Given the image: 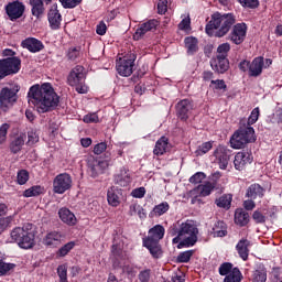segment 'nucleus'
I'll return each mask as SVG.
<instances>
[{"label":"nucleus","instance_id":"52","mask_svg":"<svg viewBox=\"0 0 282 282\" xmlns=\"http://www.w3.org/2000/svg\"><path fill=\"white\" fill-rule=\"evenodd\" d=\"M57 274L59 276V282H68L67 281V264L58 265Z\"/></svg>","mask_w":282,"mask_h":282},{"label":"nucleus","instance_id":"37","mask_svg":"<svg viewBox=\"0 0 282 282\" xmlns=\"http://www.w3.org/2000/svg\"><path fill=\"white\" fill-rule=\"evenodd\" d=\"M215 204L218 208H226L228 210L230 208V204H232V195H223L216 199Z\"/></svg>","mask_w":282,"mask_h":282},{"label":"nucleus","instance_id":"53","mask_svg":"<svg viewBox=\"0 0 282 282\" xmlns=\"http://www.w3.org/2000/svg\"><path fill=\"white\" fill-rule=\"evenodd\" d=\"M206 180V174L204 172H197L192 177H189L191 184H202Z\"/></svg>","mask_w":282,"mask_h":282},{"label":"nucleus","instance_id":"51","mask_svg":"<svg viewBox=\"0 0 282 282\" xmlns=\"http://www.w3.org/2000/svg\"><path fill=\"white\" fill-rule=\"evenodd\" d=\"M191 257H193V250H187V251L181 252L177 256L176 261L178 263H188L191 261Z\"/></svg>","mask_w":282,"mask_h":282},{"label":"nucleus","instance_id":"1","mask_svg":"<svg viewBox=\"0 0 282 282\" xmlns=\"http://www.w3.org/2000/svg\"><path fill=\"white\" fill-rule=\"evenodd\" d=\"M30 102L36 107L39 113H47L54 111L61 102V97L52 87V84L44 83L41 86L34 85L30 88L29 94Z\"/></svg>","mask_w":282,"mask_h":282},{"label":"nucleus","instance_id":"27","mask_svg":"<svg viewBox=\"0 0 282 282\" xmlns=\"http://www.w3.org/2000/svg\"><path fill=\"white\" fill-rule=\"evenodd\" d=\"M61 239H63V236L58 231L48 232L44 238V246L56 248L61 246Z\"/></svg>","mask_w":282,"mask_h":282},{"label":"nucleus","instance_id":"23","mask_svg":"<svg viewBox=\"0 0 282 282\" xmlns=\"http://www.w3.org/2000/svg\"><path fill=\"white\" fill-rule=\"evenodd\" d=\"M21 45L22 47H24V50H29V52H32V53L41 52V50H43L44 47L43 42L34 37H28L23 40Z\"/></svg>","mask_w":282,"mask_h":282},{"label":"nucleus","instance_id":"28","mask_svg":"<svg viewBox=\"0 0 282 282\" xmlns=\"http://www.w3.org/2000/svg\"><path fill=\"white\" fill-rule=\"evenodd\" d=\"M170 149V144H169V138L166 137H161L156 143L155 147L153 149V153L155 155H164V153H166Z\"/></svg>","mask_w":282,"mask_h":282},{"label":"nucleus","instance_id":"4","mask_svg":"<svg viewBox=\"0 0 282 282\" xmlns=\"http://www.w3.org/2000/svg\"><path fill=\"white\" fill-rule=\"evenodd\" d=\"M11 243H18L19 248L30 250L34 248V232H32V224L23 227H15L10 232Z\"/></svg>","mask_w":282,"mask_h":282},{"label":"nucleus","instance_id":"33","mask_svg":"<svg viewBox=\"0 0 282 282\" xmlns=\"http://www.w3.org/2000/svg\"><path fill=\"white\" fill-rule=\"evenodd\" d=\"M144 248H148L150 251V254L154 259H160L162 257V247L160 246V242H150V245L147 241H143Z\"/></svg>","mask_w":282,"mask_h":282},{"label":"nucleus","instance_id":"35","mask_svg":"<svg viewBox=\"0 0 282 282\" xmlns=\"http://www.w3.org/2000/svg\"><path fill=\"white\" fill-rule=\"evenodd\" d=\"M212 235H214V237H226V235H228V227L226 226V223L221 220L217 221L213 227Z\"/></svg>","mask_w":282,"mask_h":282},{"label":"nucleus","instance_id":"10","mask_svg":"<svg viewBox=\"0 0 282 282\" xmlns=\"http://www.w3.org/2000/svg\"><path fill=\"white\" fill-rule=\"evenodd\" d=\"M72 188V176L67 173L58 174L53 181V191L57 195H63Z\"/></svg>","mask_w":282,"mask_h":282},{"label":"nucleus","instance_id":"15","mask_svg":"<svg viewBox=\"0 0 282 282\" xmlns=\"http://www.w3.org/2000/svg\"><path fill=\"white\" fill-rule=\"evenodd\" d=\"M110 160L93 159L89 161V169L91 177H98V175L105 173L109 169Z\"/></svg>","mask_w":282,"mask_h":282},{"label":"nucleus","instance_id":"2","mask_svg":"<svg viewBox=\"0 0 282 282\" xmlns=\"http://www.w3.org/2000/svg\"><path fill=\"white\" fill-rule=\"evenodd\" d=\"M235 14H221L219 12H215L212 15L210 21L206 24L205 32L208 34V36L221 39L223 36H226L228 32H230V28L235 25Z\"/></svg>","mask_w":282,"mask_h":282},{"label":"nucleus","instance_id":"39","mask_svg":"<svg viewBox=\"0 0 282 282\" xmlns=\"http://www.w3.org/2000/svg\"><path fill=\"white\" fill-rule=\"evenodd\" d=\"M243 275H241V271L238 268H234L232 271L225 276L224 282H241Z\"/></svg>","mask_w":282,"mask_h":282},{"label":"nucleus","instance_id":"21","mask_svg":"<svg viewBox=\"0 0 282 282\" xmlns=\"http://www.w3.org/2000/svg\"><path fill=\"white\" fill-rule=\"evenodd\" d=\"M115 184L118 186L124 187L131 184V173L129 169L121 167L119 173L115 175Z\"/></svg>","mask_w":282,"mask_h":282},{"label":"nucleus","instance_id":"50","mask_svg":"<svg viewBox=\"0 0 282 282\" xmlns=\"http://www.w3.org/2000/svg\"><path fill=\"white\" fill-rule=\"evenodd\" d=\"M259 116H260V111H259V107L254 108L247 121V124H245L246 127H252V124H254L257 122V120H259Z\"/></svg>","mask_w":282,"mask_h":282},{"label":"nucleus","instance_id":"42","mask_svg":"<svg viewBox=\"0 0 282 282\" xmlns=\"http://www.w3.org/2000/svg\"><path fill=\"white\" fill-rule=\"evenodd\" d=\"M17 268V264L0 261V276H6L9 272H12Z\"/></svg>","mask_w":282,"mask_h":282},{"label":"nucleus","instance_id":"22","mask_svg":"<svg viewBox=\"0 0 282 282\" xmlns=\"http://www.w3.org/2000/svg\"><path fill=\"white\" fill-rule=\"evenodd\" d=\"M217 187V182H206L205 184L198 185L196 188L191 191L192 195L199 193L200 197H208L213 191Z\"/></svg>","mask_w":282,"mask_h":282},{"label":"nucleus","instance_id":"56","mask_svg":"<svg viewBox=\"0 0 282 282\" xmlns=\"http://www.w3.org/2000/svg\"><path fill=\"white\" fill-rule=\"evenodd\" d=\"M243 8H259V0H238Z\"/></svg>","mask_w":282,"mask_h":282},{"label":"nucleus","instance_id":"25","mask_svg":"<svg viewBox=\"0 0 282 282\" xmlns=\"http://www.w3.org/2000/svg\"><path fill=\"white\" fill-rule=\"evenodd\" d=\"M263 57H256L250 64L249 76H252L253 78H257V76H261L263 72Z\"/></svg>","mask_w":282,"mask_h":282},{"label":"nucleus","instance_id":"17","mask_svg":"<svg viewBox=\"0 0 282 282\" xmlns=\"http://www.w3.org/2000/svg\"><path fill=\"white\" fill-rule=\"evenodd\" d=\"M191 111H193V102L188 99H183L176 105V115L180 120L186 122L188 120V116H191Z\"/></svg>","mask_w":282,"mask_h":282},{"label":"nucleus","instance_id":"14","mask_svg":"<svg viewBox=\"0 0 282 282\" xmlns=\"http://www.w3.org/2000/svg\"><path fill=\"white\" fill-rule=\"evenodd\" d=\"M47 20L51 30H61V23L63 22V15L58 11V4H53L47 12Z\"/></svg>","mask_w":282,"mask_h":282},{"label":"nucleus","instance_id":"18","mask_svg":"<svg viewBox=\"0 0 282 282\" xmlns=\"http://www.w3.org/2000/svg\"><path fill=\"white\" fill-rule=\"evenodd\" d=\"M252 154L249 152H238L235 155L234 166L236 171H243L248 164H252Z\"/></svg>","mask_w":282,"mask_h":282},{"label":"nucleus","instance_id":"8","mask_svg":"<svg viewBox=\"0 0 282 282\" xmlns=\"http://www.w3.org/2000/svg\"><path fill=\"white\" fill-rule=\"evenodd\" d=\"M21 72V58L11 57L0 59V80Z\"/></svg>","mask_w":282,"mask_h":282},{"label":"nucleus","instance_id":"45","mask_svg":"<svg viewBox=\"0 0 282 282\" xmlns=\"http://www.w3.org/2000/svg\"><path fill=\"white\" fill-rule=\"evenodd\" d=\"M59 3L63 8H65V10H72L74 8H77V6H80V3H83V0H59Z\"/></svg>","mask_w":282,"mask_h":282},{"label":"nucleus","instance_id":"57","mask_svg":"<svg viewBox=\"0 0 282 282\" xmlns=\"http://www.w3.org/2000/svg\"><path fill=\"white\" fill-rule=\"evenodd\" d=\"M147 195V189L144 187H138L131 192V196L135 199H142Z\"/></svg>","mask_w":282,"mask_h":282},{"label":"nucleus","instance_id":"59","mask_svg":"<svg viewBox=\"0 0 282 282\" xmlns=\"http://www.w3.org/2000/svg\"><path fill=\"white\" fill-rule=\"evenodd\" d=\"M107 151V143L106 142H100L97 143L94 148V153L95 155H102Z\"/></svg>","mask_w":282,"mask_h":282},{"label":"nucleus","instance_id":"63","mask_svg":"<svg viewBox=\"0 0 282 282\" xmlns=\"http://www.w3.org/2000/svg\"><path fill=\"white\" fill-rule=\"evenodd\" d=\"M151 279V270H143L139 273V281L149 282Z\"/></svg>","mask_w":282,"mask_h":282},{"label":"nucleus","instance_id":"54","mask_svg":"<svg viewBox=\"0 0 282 282\" xmlns=\"http://www.w3.org/2000/svg\"><path fill=\"white\" fill-rule=\"evenodd\" d=\"M36 142H39V133L36 132V130H30L28 132V144L32 147L36 144Z\"/></svg>","mask_w":282,"mask_h":282},{"label":"nucleus","instance_id":"9","mask_svg":"<svg viewBox=\"0 0 282 282\" xmlns=\"http://www.w3.org/2000/svg\"><path fill=\"white\" fill-rule=\"evenodd\" d=\"M135 54L129 53L128 55L119 58L117 62V72L119 76L129 77L133 74V66L135 65Z\"/></svg>","mask_w":282,"mask_h":282},{"label":"nucleus","instance_id":"46","mask_svg":"<svg viewBox=\"0 0 282 282\" xmlns=\"http://www.w3.org/2000/svg\"><path fill=\"white\" fill-rule=\"evenodd\" d=\"M210 149H213V142H210V141L205 142L197 148V150L195 151V155L196 156L206 155V153H208V151H210Z\"/></svg>","mask_w":282,"mask_h":282},{"label":"nucleus","instance_id":"13","mask_svg":"<svg viewBox=\"0 0 282 282\" xmlns=\"http://www.w3.org/2000/svg\"><path fill=\"white\" fill-rule=\"evenodd\" d=\"M247 32L248 26L246 25V23H238L234 25L229 34V41H231V43H235V45H241V43L246 41Z\"/></svg>","mask_w":282,"mask_h":282},{"label":"nucleus","instance_id":"61","mask_svg":"<svg viewBox=\"0 0 282 282\" xmlns=\"http://www.w3.org/2000/svg\"><path fill=\"white\" fill-rule=\"evenodd\" d=\"M83 121L86 122L87 124H89L91 122H99V118L96 112H93V113H88V115L84 116Z\"/></svg>","mask_w":282,"mask_h":282},{"label":"nucleus","instance_id":"30","mask_svg":"<svg viewBox=\"0 0 282 282\" xmlns=\"http://www.w3.org/2000/svg\"><path fill=\"white\" fill-rule=\"evenodd\" d=\"M249 221H250V215L248 214V212L241 208L236 209L235 224H237V226H248Z\"/></svg>","mask_w":282,"mask_h":282},{"label":"nucleus","instance_id":"7","mask_svg":"<svg viewBox=\"0 0 282 282\" xmlns=\"http://www.w3.org/2000/svg\"><path fill=\"white\" fill-rule=\"evenodd\" d=\"M21 91V87L19 85H14L13 87H3L0 90V109L2 111H10L17 100H19V94Z\"/></svg>","mask_w":282,"mask_h":282},{"label":"nucleus","instance_id":"16","mask_svg":"<svg viewBox=\"0 0 282 282\" xmlns=\"http://www.w3.org/2000/svg\"><path fill=\"white\" fill-rule=\"evenodd\" d=\"M166 230L164 229V226L162 225H155L148 231V237L143 238V241H145L149 246L151 243H160L161 239H164V234Z\"/></svg>","mask_w":282,"mask_h":282},{"label":"nucleus","instance_id":"62","mask_svg":"<svg viewBox=\"0 0 282 282\" xmlns=\"http://www.w3.org/2000/svg\"><path fill=\"white\" fill-rule=\"evenodd\" d=\"M67 56H68L69 61H76V58H78V56H80V51L76 47L69 48Z\"/></svg>","mask_w":282,"mask_h":282},{"label":"nucleus","instance_id":"44","mask_svg":"<svg viewBox=\"0 0 282 282\" xmlns=\"http://www.w3.org/2000/svg\"><path fill=\"white\" fill-rule=\"evenodd\" d=\"M268 280V273L265 269H258L253 272V282H265Z\"/></svg>","mask_w":282,"mask_h":282},{"label":"nucleus","instance_id":"24","mask_svg":"<svg viewBox=\"0 0 282 282\" xmlns=\"http://www.w3.org/2000/svg\"><path fill=\"white\" fill-rule=\"evenodd\" d=\"M29 4L31 6V14L35 19H41L45 14V3L43 0H29Z\"/></svg>","mask_w":282,"mask_h":282},{"label":"nucleus","instance_id":"12","mask_svg":"<svg viewBox=\"0 0 282 282\" xmlns=\"http://www.w3.org/2000/svg\"><path fill=\"white\" fill-rule=\"evenodd\" d=\"M214 155L218 162L219 169L226 171V169H228V162H230L232 151L224 145H218L214 152Z\"/></svg>","mask_w":282,"mask_h":282},{"label":"nucleus","instance_id":"34","mask_svg":"<svg viewBox=\"0 0 282 282\" xmlns=\"http://www.w3.org/2000/svg\"><path fill=\"white\" fill-rule=\"evenodd\" d=\"M228 67H230L228 57H217L216 58L214 69L217 70L218 74H224V73L228 72Z\"/></svg>","mask_w":282,"mask_h":282},{"label":"nucleus","instance_id":"55","mask_svg":"<svg viewBox=\"0 0 282 282\" xmlns=\"http://www.w3.org/2000/svg\"><path fill=\"white\" fill-rule=\"evenodd\" d=\"M209 87H212L213 89H226L227 86L224 79H212Z\"/></svg>","mask_w":282,"mask_h":282},{"label":"nucleus","instance_id":"3","mask_svg":"<svg viewBox=\"0 0 282 282\" xmlns=\"http://www.w3.org/2000/svg\"><path fill=\"white\" fill-rule=\"evenodd\" d=\"M169 232L171 237H175L177 232L180 234V237L183 238V241L177 245V248L182 249L191 248L197 243V236L199 235V229L197 228V225H195V221L186 220L185 223H182L180 225V228H177V225L171 226Z\"/></svg>","mask_w":282,"mask_h":282},{"label":"nucleus","instance_id":"29","mask_svg":"<svg viewBox=\"0 0 282 282\" xmlns=\"http://www.w3.org/2000/svg\"><path fill=\"white\" fill-rule=\"evenodd\" d=\"M120 192L116 187H110L107 193V199L109 206H113L115 208L120 206Z\"/></svg>","mask_w":282,"mask_h":282},{"label":"nucleus","instance_id":"58","mask_svg":"<svg viewBox=\"0 0 282 282\" xmlns=\"http://www.w3.org/2000/svg\"><path fill=\"white\" fill-rule=\"evenodd\" d=\"M167 10H169V1L167 0H159V3H158L159 14H166Z\"/></svg>","mask_w":282,"mask_h":282},{"label":"nucleus","instance_id":"49","mask_svg":"<svg viewBox=\"0 0 282 282\" xmlns=\"http://www.w3.org/2000/svg\"><path fill=\"white\" fill-rule=\"evenodd\" d=\"M8 131H10V124L2 123L0 126V144H6V141L8 140Z\"/></svg>","mask_w":282,"mask_h":282},{"label":"nucleus","instance_id":"36","mask_svg":"<svg viewBox=\"0 0 282 282\" xmlns=\"http://www.w3.org/2000/svg\"><path fill=\"white\" fill-rule=\"evenodd\" d=\"M185 47L187 50V54H195L199 50L197 37L188 36L185 37Z\"/></svg>","mask_w":282,"mask_h":282},{"label":"nucleus","instance_id":"38","mask_svg":"<svg viewBox=\"0 0 282 282\" xmlns=\"http://www.w3.org/2000/svg\"><path fill=\"white\" fill-rule=\"evenodd\" d=\"M45 191V188H43L40 185H35L30 187L29 189H25L23 193L24 197H39V195H43V192Z\"/></svg>","mask_w":282,"mask_h":282},{"label":"nucleus","instance_id":"60","mask_svg":"<svg viewBox=\"0 0 282 282\" xmlns=\"http://www.w3.org/2000/svg\"><path fill=\"white\" fill-rule=\"evenodd\" d=\"M252 219L256 224H265V216L259 210L253 212Z\"/></svg>","mask_w":282,"mask_h":282},{"label":"nucleus","instance_id":"11","mask_svg":"<svg viewBox=\"0 0 282 282\" xmlns=\"http://www.w3.org/2000/svg\"><path fill=\"white\" fill-rule=\"evenodd\" d=\"M6 14L10 19V21H17L25 14V4L19 0L9 2L6 7Z\"/></svg>","mask_w":282,"mask_h":282},{"label":"nucleus","instance_id":"41","mask_svg":"<svg viewBox=\"0 0 282 282\" xmlns=\"http://www.w3.org/2000/svg\"><path fill=\"white\" fill-rule=\"evenodd\" d=\"M76 246L75 241L67 242L62 248L58 249L56 252L57 257H67L72 250H74V247Z\"/></svg>","mask_w":282,"mask_h":282},{"label":"nucleus","instance_id":"26","mask_svg":"<svg viewBox=\"0 0 282 282\" xmlns=\"http://www.w3.org/2000/svg\"><path fill=\"white\" fill-rule=\"evenodd\" d=\"M250 241L248 239H241L236 246V250L242 259V261H248V256L250 254Z\"/></svg>","mask_w":282,"mask_h":282},{"label":"nucleus","instance_id":"5","mask_svg":"<svg viewBox=\"0 0 282 282\" xmlns=\"http://www.w3.org/2000/svg\"><path fill=\"white\" fill-rule=\"evenodd\" d=\"M256 140L254 128L246 127V123H243L236 132H234L229 142L231 149H246L247 144L254 142Z\"/></svg>","mask_w":282,"mask_h":282},{"label":"nucleus","instance_id":"20","mask_svg":"<svg viewBox=\"0 0 282 282\" xmlns=\"http://www.w3.org/2000/svg\"><path fill=\"white\" fill-rule=\"evenodd\" d=\"M58 217L66 226H76V224H78V218H76V215L67 207H63L58 210Z\"/></svg>","mask_w":282,"mask_h":282},{"label":"nucleus","instance_id":"6","mask_svg":"<svg viewBox=\"0 0 282 282\" xmlns=\"http://www.w3.org/2000/svg\"><path fill=\"white\" fill-rule=\"evenodd\" d=\"M87 74L85 73V67L82 65L75 66L68 74L67 84L70 87H75L77 94H87L89 87L85 84Z\"/></svg>","mask_w":282,"mask_h":282},{"label":"nucleus","instance_id":"64","mask_svg":"<svg viewBox=\"0 0 282 282\" xmlns=\"http://www.w3.org/2000/svg\"><path fill=\"white\" fill-rule=\"evenodd\" d=\"M178 30H191V18L183 19L178 24Z\"/></svg>","mask_w":282,"mask_h":282},{"label":"nucleus","instance_id":"31","mask_svg":"<svg viewBox=\"0 0 282 282\" xmlns=\"http://www.w3.org/2000/svg\"><path fill=\"white\" fill-rule=\"evenodd\" d=\"M25 144V135L15 137L9 144V149L11 153L17 154L20 153L21 149Z\"/></svg>","mask_w":282,"mask_h":282},{"label":"nucleus","instance_id":"32","mask_svg":"<svg viewBox=\"0 0 282 282\" xmlns=\"http://www.w3.org/2000/svg\"><path fill=\"white\" fill-rule=\"evenodd\" d=\"M264 189L261 187L259 184H252L248 189H247V197H250V199H261L263 197Z\"/></svg>","mask_w":282,"mask_h":282},{"label":"nucleus","instance_id":"40","mask_svg":"<svg viewBox=\"0 0 282 282\" xmlns=\"http://www.w3.org/2000/svg\"><path fill=\"white\" fill-rule=\"evenodd\" d=\"M171 208V205H169L166 202H163L156 206H154L152 213H154L155 217H162V215H166Z\"/></svg>","mask_w":282,"mask_h":282},{"label":"nucleus","instance_id":"43","mask_svg":"<svg viewBox=\"0 0 282 282\" xmlns=\"http://www.w3.org/2000/svg\"><path fill=\"white\" fill-rule=\"evenodd\" d=\"M228 52H230V43H223L217 47V57L228 58Z\"/></svg>","mask_w":282,"mask_h":282},{"label":"nucleus","instance_id":"48","mask_svg":"<svg viewBox=\"0 0 282 282\" xmlns=\"http://www.w3.org/2000/svg\"><path fill=\"white\" fill-rule=\"evenodd\" d=\"M18 184H20V186H23V184H28V181L30 180V173L26 170H20L18 172Z\"/></svg>","mask_w":282,"mask_h":282},{"label":"nucleus","instance_id":"19","mask_svg":"<svg viewBox=\"0 0 282 282\" xmlns=\"http://www.w3.org/2000/svg\"><path fill=\"white\" fill-rule=\"evenodd\" d=\"M158 25V20H150L148 22L142 23L140 28L137 29L133 35L134 41H140V39L143 37L147 32H153V30H155Z\"/></svg>","mask_w":282,"mask_h":282},{"label":"nucleus","instance_id":"47","mask_svg":"<svg viewBox=\"0 0 282 282\" xmlns=\"http://www.w3.org/2000/svg\"><path fill=\"white\" fill-rule=\"evenodd\" d=\"M232 270H235V268H232V263L225 262V263L220 264L218 272H219L220 276H228V274H230V272H232Z\"/></svg>","mask_w":282,"mask_h":282}]
</instances>
